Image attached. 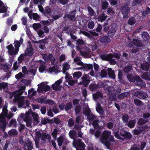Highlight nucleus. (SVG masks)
<instances>
[{
  "mask_svg": "<svg viewBox=\"0 0 150 150\" xmlns=\"http://www.w3.org/2000/svg\"><path fill=\"white\" fill-rule=\"evenodd\" d=\"M132 42L134 45L137 47H142L144 46L142 41L137 38L133 39Z\"/></svg>",
  "mask_w": 150,
  "mask_h": 150,
  "instance_id": "nucleus-18",
  "label": "nucleus"
},
{
  "mask_svg": "<svg viewBox=\"0 0 150 150\" xmlns=\"http://www.w3.org/2000/svg\"><path fill=\"white\" fill-rule=\"evenodd\" d=\"M43 57L44 60L46 62H48L47 60L48 59L49 61L51 62L52 64H53L56 61L55 58L52 54H50L48 56L47 54H44Z\"/></svg>",
  "mask_w": 150,
  "mask_h": 150,
  "instance_id": "nucleus-11",
  "label": "nucleus"
},
{
  "mask_svg": "<svg viewBox=\"0 0 150 150\" xmlns=\"http://www.w3.org/2000/svg\"><path fill=\"white\" fill-rule=\"evenodd\" d=\"M129 116L126 114L123 115L122 117V120L123 122L124 123H127L128 121Z\"/></svg>",
  "mask_w": 150,
  "mask_h": 150,
  "instance_id": "nucleus-60",
  "label": "nucleus"
},
{
  "mask_svg": "<svg viewBox=\"0 0 150 150\" xmlns=\"http://www.w3.org/2000/svg\"><path fill=\"white\" fill-rule=\"evenodd\" d=\"M7 106L6 105H4L2 111L0 115L4 116L5 118L6 116H7L8 114V110L7 109Z\"/></svg>",
  "mask_w": 150,
  "mask_h": 150,
  "instance_id": "nucleus-30",
  "label": "nucleus"
},
{
  "mask_svg": "<svg viewBox=\"0 0 150 150\" xmlns=\"http://www.w3.org/2000/svg\"><path fill=\"white\" fill-rule=\"evenodd\" d=\"M129 94V93L128 92L122 93L118 96L117 98L119 99L120 100L123 99L128 96Z\"/></svg>",
  "mask_w": 150,
  "mask_h": 150,
  "instance_id": "nucleus-38",
  "label": "nucleus"
},
{
  "mask_svg": "<svg viewBox=\"0 0 150 150\" xmlns=\"http://www.w3.org/2000/svg\"><path fill=\"white\" fill-rule=\"evenodd\" d=\"M87 118L89 121H92L95 119L96 118L95 116L91 112L90 114H89L87 116Z\"/></svg>",
  "mask_w": 150,
  "mask_h": 150,
  "instance_id": "nucleus-55",
  "label": "nucleus"
},
{
  "mask_svg": "<svg viewBox=\"0 0 150 150\" xmlns=\"http://www.w3.org/2000/svg\"><path fill=\"white\" fill-rule=\"evenodd\" d=\"M41 122L43 125H46L47 123H53V119L51 120L49 119L47 117H45L41 119Z\"/></svg>",
  "mask_w": 150,
  "mask_h": 150,
  "instance_id": "nucleus-23",
  "label": "nucleus"
},
{
  "mask_svg": "<svg viewBox=\"0 0 150 150\" xmlns=\"http://www.w3.org/2000/svg\"><path fill=\"white\" fill-rule=\"evenodd\" d=\"M127 76L128 80L130 82H134L136 80H137V79L139 78L137 76H133L131 74H127Z\"/></svg>",
  "mask_w": 150,
  "mask_h": 150,
  "instance_id": "nucleus-25",
  "label": "nucleus"
},
{
  "mask_svg": "<svg viewBox=\"0 0 150 150\" xmlns=\"http://www.w3.org/2000/svg\"><path fill=\"white\" fill-rule=\"evenodd\" d=\"M108 35H104L101 37L99 39L100 42L103 44H107L109 43L111 41V40Z\"/></svg>",
  "mask_w": 150,
  "mask_h": 150,
  "instance_id": "nucleus-15",
  "label": "nucleus"
},
{
  "mask_svg": "<svg viewBox=\"0 0 150 150\" xmlns=\"http://www.w3.org/2000/svg\"><path fill=\"white\" fill-rule=\"evenodd\" d=\"M109 139L105 142V144L107 147H109L111 145V142H114V138L113 136L110 135Z\"/></svg>",
  "mask_w": 150,
  "mask_h": 150,
  "instance_id": "nucleus-20",
  "label": "nucleus"
},
{
  "mask_svg": "<svg viewBox=\"0 0 150 150\" xmlns=\"http://www.w3.org/2000/svg\"><path fill=\"white\" fill-rule=\"evenodd\" d=\"M30 114H31L30 113V112H26L25 115H24L23 113H21L19 115V116L20 117L23 119L24 120L26 118V117H30Z\"/></svg>",
  "mask_w": 150,
  "mask_h": 150,
  "instance_id": "nucleus-50",
  "label": "nucleus"
},
{
  "mask_svg": "<svg viewBox=\"0 0 150 150\" xmlns=\"http://www.w3.org/2000/svg\"><path fill=\"white\" fill-rule=\"evenodd\" d=\"M106 18L107 16H105V14L104 13H102L98 16V21L102 22L106 19Z\"/></svg>",
  "mask_w": 150,
  "mask_h": 150,
  "instance_id": "nucleus-43",
  "label": "nucleus"
},
{
  "mask_svg": "<svg viewBox=\"0 0 150 150\" xmlns=\"http://www.w3.org/2000/svg\"><path fill=\"white\" fill-rule=\"evenodd\" d=\"M72 107V103L71 102L67 103L65 106L64 110L66 111L70 110Z\"/></svg>",
  "mask_w": 150,
  "mask_h": 150,
  "instance_id": "nucleus-37",
  "label": "nucleus"
},
{
  "mask_svg": "<svg viewBox=\"0 0 150 150\" xmlns=\"http://www.w3.org/2000/svg\"><path fill=\"white\" fill-rule=\"evenodd\" d=\"M132 69V67L129 65H128L126 66L124 68L123 70L124 72L127 73L129 72Z\"/></svg>",
  "mask_w": 150,
  "mask_h": 150,
  "instance_id": "nucleus-48",
  "label": "nucleus"
},
{
  "mask_svg": "<svg viewBox=\"0 0 150 150\" xmlns=\"http://www.w3.org/2000/svg\"><path fill=\"white\" fill-rule=\"evenodd\" d=\"M8 68H9V67L6 63L4 64L2 63L0 64V69H3L4 71H5Z\"/></svg>",
  "mask_w": 150,
  "mask_h": 150,
  "instance_id": "nucleus-53",
  "label": "nucleus"
},
{
  "mask_svg": "<svg viewBox=\"0 0 150 150\" xmlns=\"http://www.w3.org/2000/svg\"><path fill=\"white\" fill-rule=\"evenodd\" d=\"M24 121L26 123V125L27 127H30L32 124V120L31 119L30 117H26L24 120Z\"/></svg>",
  "mask_w": 150,
  "mask_h": 150,
  "instance_id": "nucleus-42",
  "label": "nucleus"
},
{
  "mask_svg": "<svg viewBox=\"0 0 150 150\" xmlns=\"http://www.w3.org/2000/svg\"><path fill=\"white\" fill-rule=\"evenodd\" d=\"M4 5V3L0 0V13H5L7 11V9L6 6H2Z\"/></svg>",
  "mask_w": 150,
  "mask_h": 150,
  "instance_id": "nucleus-29",
  "label": "nucleus"
},
{
  "mask_svg": "<svg viewBox=\"0 0 150 150\" xmlns=\"http://www.w3.org/2000/svg\"><path fill=\"white\" fill-rule=\"evenodd\" d=\"M111 134V131L108 130L104 131L103 132L101 138L104 141H105V142L107 141L109 139Z\"/></svg>",
  "mask_w": 150,
  "mask_h": 150,
  "instance_id": "nucleus-16",
  "label": "nucleus"
},
{
  "mask_svg": "<svg viewBox=\"0 0 150 150\" xmlns=\"http://www.w3.org/2000/svg\"><path fill=\"white\" fill-rule=\"evenodd\" d=\"M109 59L108 61H109L110 62V64L111 65H114L116 64V61L115 59H112L113 57V54H111Z\"/></svg>",
  "mask_w": 150,
  "mask_h": 150,
  "instance_id": "nucleus-34",
  "label": "nucleus"
},
{
  "mask_svg": "<svg viewBox=\"0 0 150 150\" xmlns=\"http://www.w3.org/2000/svg\"><path fill=\"white\" fill-rule=\"evenodd\" d=\"M75 11H72L70 12L69 13H67L65 14L64 18H68L70 19L71 21H74L76 19L75 16Z\"/></svg>",
  "mask_w": 150,
  "mask_h": 150,
  "instance_id": "nucleus-13",
  "label": "nucleus"
},
{
  "mask_svg": "<svg viewBox=\"0 0 150 150\" xmlns=\"http://www.w3.org/2000/svg\"><path fill=\"white\" fill-rule=\"evenodd\" d=\"M88 28L89 29H93L94 27V23L93 21H90L88 23Z\"/></svg>",
  "mask_w": 150,
  "mask_h": 150,
  "instance_id": "nucleus-64",
  "label": "nucleus"
},
{
  "mask_svg": "<svg viewBox=\"0 0 150 150\" xmlns=\"http://www.w3.org/2000/svg\"><path fill=\"white\" fill-rule=\"evenodd\" d=\"M111 54H108L106 55L105 54H101L100 56L101 59L104 61H108L109 59Z\"/></svg>",
  "mask_w": 150,
  "mask_h": 150,
  "instance_id": "nucleus-32",
  "label": "nucleus"
},
{
  "mask_svg": "<svg viewBox=\"0 0 150 150\" xmlns=\"http://www.w3.org/2000/svg\"><path fill=\"white\" fill-rule=\"evenodd\" d=\"M57 142L58 145L59 147L62 145V144L64 145V144H68V143H69V141L68 140L62 136H60L57 138Z\"/></svg>",
  "mask_w": 150,
  "mask_h": 150,
  "instance_id": "nucleus-8",
  "label": "nucleus"
},
{
  "mask_svg": "<svg viewBox=\"0 0 150 150\" xmlns=\"http://www.w3.org/2000/svg\"><path fill=\"white\" fill-rule=\"evenodd\" d=\"M134 104L137 106H141L143 105V103L141 100L138 99H134Z\"/></svg>",
  "mask_w": 150,
  "mask_h": 150,
  "instance_id": "nucleus-49",
  "label": "nucleus"
},
{
  "mask_svg": "<svg viewBox=\"0 0 150 150\" xmlns=\"http://www.w3.org/2000/svg\"><path fill=\"white\" fill-rule=\"evenodd\" d=\"M136 23V20L135 18L133 17L129 19L128 20V23L129 25H134Z\"/></svg>",
  "mask_w": 150,
  "mask_h": 150,
  "instance_id": "nucleus-46",
  "label": "nucleus"
},
{
  "mask_svg": "<svg viewBox=\"0 0 150 150\" xmlns=\"http://www.w3.org/2000/svg\"><path fill=\"white\" fill-rule=\"evenodd\" d=\"M51 11V10L50 7L48 6H47L45 8V9L44 10L43 13L46 16V15L50 13Z\"/></svg>",
  "mask_w": 150,
  "mask_h": 150,
  "instance_id": "nucleus-58",
  "label": "nucleus"
},
{
  "mask_svg": "<svg viewBox=\"0 0 150 150\" xmlns=\"http://www.w3.org/2000/svg\"><path fill=\"white\" fill-rule=\"evenodd\" d=\"M100 75L102 78H104L107 76V73L106 70L105 69H103L101 70Z\"/></svg>",
  "mask_w": 150,
  "mask_h": 150,
  "instance_id": "nucleus-57",
  "label": "nucleus"
},
{
  "mask_svg": "<svg viewBox=\"0 0 150 150\" xmlns=\"http://www.w3.org/2000/svg\"><path fill=\"white\" fill-rule=\"evenodd\" d=\"M99 121L98 120H96L93 121L92 125L93 126L95 129H96L97 128L100 127V126L99 125Z\"/></svg>",
  "mask_w": 150,
  "mask_h": 150,
  "instance_id": "nucleus-45",
  "label": "nucleus"
},
{
  "mask_svg": "<svg viewBox=\"0 0 150 150\" xmlns=\"http://www.w3.org/2000/svg\"><path fill=\"white\" fill-rule=\"evenodd\" d=\"M58 70V68L57 67H50L49 68V72L51 73L53 72H57Z\"/></svg>",
  "mask_w": 150,
  "mask_h": 150,
  "instance_id": "nucleus-54",
  "label": "nucleus"
},
{
  "mask_svg": "<svg viewBox=\"0 0 150 150\" xmlns=\"http://www.w3.org/2000/svg\"><path fill=\"white\" fill-rule=\"evenodd\" d=\"M13 44L15 47L14 49L13 45L10 44L6 47L8 50V53L11 55H17L19 51V47H20L21 44L18 40H16L14 41Z\"/></svg>",
  "mask_w": 150,
  "mask_h": 150,
  "instance_id": "nucleus-2",
  "label": "nucleus"
},
{
  "mask_svg": "<svg viewBox=\"0 0 150 150\" xmlns=\"http://www.w3.org/2000/svg\"><path fill=\"white\" fill-rule=\"evenodd\" d=\"M141 35L144 41H147L148 40L150 36L147 32H143L142 33Z\"/></svg>",
  "mask_w": 150,
  "mask_h": 150,
  "instance_id": "nucleus-28",
  "label": "nucleus"
},
{
  "mask_svg": "<svg viewBox=\"0 0 150 150\" xmlns=\"http://www.w3.org/2000/svg\"><path fill=\"white\" fill-rule=\"evenodd\" d=\"M8 86V84L7 83L4 82L0 83V90L2 89H5Z\"/></svg>",
  "mask_w": 150,
  "mask_h": 150,
  "instance_id": "nucleus-59",
  "label": "nucleus"
},
{
  "mask_svg": "<svg viewBox=\"0 0 150 150\" xmlns=\"http://www.w3.org/2000/svg\"><path fill=\"white\" fill-rule=\"evenodd\" d=\"M70 68V65L69 64L67 63H65L63 66L62 68V72L64 74H65L66 75L68 74L67 72H66V71L68 70Z\"/></svg>",
  "mask_w": 150,
  "mask_h": 150,
  "instance_id": "nucleus-31",
  "label": "nucleus"
},
{
  "mask_svg": "<svg viewBox=\"0 0 150 150\" xmlns=\"http://www.w3.org/2000/svg\"><path fill=\"white\" fill-rule=\"evenodd\" d=\"M108 74L109 77L113 79H115L116 78V76L115 74V70H113L111 68H108L107 69Z\"/></svg>",
  "mask_w": 150,
  "mask_h": 150,
  "instance_id": "nucleus-19",
  "label": "nucleus"
},
{
  "mask_svg": "<svg viewBox=\"0 0 150 150\" xmlns=\"http://www.w3.org/2000/svg\"><path fill=\"white\" fill-rule=\"evenodd\" d=\"M24 54H21L18 57V60L19 63H22L24 59Z\"/></svg>",
  "mask_w": 150,
  "mask_h": 150,
  "instance_id": "nucleus-63",
  "label": "nucleus"
},
{
  "mask_svg": "<svg viewBox=\"0 0 150 150\" xmlns=\"http://www.w3.org/2000/svg\"><path fill=\"white\" fill-rule=\"evenodd\" d=\"M136 121L135 120H129L127 122V126L130 128H132L134 127Z\"/></svg>",
  "mask_w": 150,
  "mask_h": 150,
  "instance_id": "nucleus-33",
  "label": "nucleus"
},
{
  "mask_svg": "<svg viewBox=\"0 0 150 150\" xmlns=\"http://www.w3.org/2000/svg\"><path fill=\"white\" fill-rule=\"evenodd\" d=\"M134 96L141 99H146L148 97L147 93L142 91H139L135 92L134 93Z\"/></svg>",
  "mask_w": 150,
  "mask_h": 150,
  "instance_id": "nucleus-6",
  "label": "nucleus"
},
{
  "mask_svg": "<svg viewBox=\"0 0 150 150\" xmlns=\"http://www.w3.org/2000/svg\"><path fill=\"white\" fill-rule=\"evenodd\" d=\"M82 75V73L80 71L75 72L73 74L74 77H75L76 79H79Z\"/></svg>",
  "mask_w": 150,
  "mask_h": 150,
  "instance_id": "nucleus-51",
  "label": "nucleus"
},
{
  "mask_svg": "<svg viewBox=\"0 0 150 150\" xmlns=\"http://www.w3.org/2000/svg\"><path fill=\"white\" fill-rule=\"evenodd\" d=\"M8 134L11 136H14L18 134V132L16 129H12L8 131Z\"/></svg>",
  "mask_w": 150,
  "mask_h": 150,
  "instance_id": "nucleus-36",
  "label": "nucleus"
},
{
  "mask_svg": "<svg viewBox=\"0 0 150 150\" xmlns=\"http://www.w3.org/2000/svg\"><path fill=\"white\" fill-rule=\"evenodd\" d=\"M140 67L141 69L142 70L144 71H147L149 70V68L150 67V65L148 62H146L141 64Z\"/></svg>",
  "mask_w": 150,
  "mask_h": 150,
  "instance_id": "nucleus-22",
  "label": "nucleus"
},
{
  "mask_svg": "<svg viewBox=\"0 0 150 150\" xmlns=\"http://www.w3.org/2000/svg\"><path fill=\"white\" fill-rule=\"evenodd\" d=\"M148 122V120H144L142 118H140L138 119L137 124L139 125H142Z\"/></svg>",
  "mask_w": 150,
  "mask_h": 150,
  "instance_id": "nucleus-40",
  "label": "nucleus"
},
{
  "mask_svg": "<svg viewBox=\"0 0 150 150\" xmlns=\"http://www.w3.org/2000/svg\"><path fill=\"white\" fill-rule=\"evenodd\" d=\"M15 98L13 99L14 102L18 103V108H20L22 107L25 108L24 105L25 104V103L24 102V96L22 97H14Z\"/></svg>",
  "mask_w": 150,
  "mask_h": 150,
  "instance_id": "nucleus-7",
  "label": "nucleus"
},
{
  "mask_svg": "<svg viewBox=\"0 0 150 150\" xmlns=\"http://www.w3.org/2000/svg\"><path fill=\"white\" fill-rule=\"evenodd\" d=\"M73 146L76 149L79 148H85L86 145L84 142L80 139H79L74 141L73 143Z\"/></svg>",
  "mask_w": 150,
  "mask_h": 150,
  "instance_id": "nucleus-5",
  "label": "nucleus"
},
{
  "mask_svg": "<svg viewBox=\"0 0 150 150\" xmlns=\"http://www.w3.org/2000/svg\"><path fill=\"white\" fill-rule=\"evenodd\" d=\"M113 133L115 137L118 139L130 140L132 137L131 133L124 129H122L120 131H116Z\"/></svg>",
  "mask_w": 150,
  "mask_h": 150,
  "instance_id": "nucleus-1",
  "label": "nucleus"
},
{
  "mask_svg": "<svg viewBox=\"0 0 150 150\" xmlns=\"http://www.w3.org/2000/svg\"><path fill=\"white\" fill-rule=\"evenodd\" d=\"M81 110V108L80 105H76L74 108L75 114H78L80 113Z\"/></svg>",
  "mask_w": 150,
  "mask_h": 150,
  "instance_id": "nucleus-47",
  "label": "nucleus"
},
{
  "mask_svg": "<svg viewBox=\"0 0 150 150\" xmlns=\"http://www.w3.org/2000/svg\"><path fill=\"white\" fill-rule=\"evenodd\" d=\"M130 2L129 1H126L122 5L120 8V11L124 18H128V14L130 11L129 6Z\"/></svg>",
  "mask_w": 150,
  "mask_h": 150,
  "instance_id": "nucleus-3",
  "label": "nucleus"
},
{
  "mask_svg": "<svg viewBox=\"0 0 150 150\" xmlns=\"http://www.w3.org/2000/svg\"><path fill=\"white\" fill-rule=\"evenodd\" d=\"M53 119V123H54L57 125H58L59 124H61V121L59 118V116H57L56 117H54Z\"/></svg>",
  "mask_w": 150,
  "mask_h": 150,
  "instance_id": "nucleus-56",
  "label": "nucleus"
},
{
  "mask_svg": "<svg viewBox=\"0 0 150 150\" xmlns=\"http://www.w3.org/2000/svg\"><path fill=\"white\" fill-rule=\"evenodd\" d=\"M138 77L139 78L137 79V80H136L135 81L137 86L140 87L141 88L142 87L145 86L146 84L143 81L142 79L138 76Z\"/></svg>",
  "mask_w": 150,
  "mask_h": 150,
  "instance_id": "nucleus-21",
  "label": "nucleus"
},
{
  "mask_svg": "<svg viewBox=\"0 0 150 150\" xmlns=\"http://www.w3.org/2000/svg\"><path fill=\"white\" fill-rule=\"evenodd\" d=\"M123 71L122 70L119 69L118 70V77L119 79L118 81L120 83H122L124 81L123 79Z\"/></svg>",
  "mask_w": 150,
  "mask_h": 150,
  "instance_id": "nucleus-27",
  "label": "nucleus"
},
{
  "mask_svg": "<svg viewBox=\"0 0 150 150\" xmlns=\"http://www.w3.org/2000/svg\"><path fill=\"white\" fill-rule=\"evenodd\" d=\"M108 23L107 21L104 22L103 25V31L105 33H107L110 29V26H108Z\"/></svg>",
  "mask_w": 150,
  "mask_h": 150,
  "instance_id": "nucleus-35",
  "label": "nucleus"
},
{
  "mask_svg": "<svg viewBox=\"0 0 150 150\" xmlns=\"http://www.w3.org/2000/svg\"><path fill=\"white\" fill-rule=\"evenodd\" d=\"M58 133L57 128H56L54 129L52 133V135L53 136V137L54 139H56Z\"/></svg>",
  "mask_w": 150,
  "mask_h": 150,
  "instance_id": "nucleus-52",
  "label": "nucleus"
},
{
  "mask_svg": "<svg viewBox=\"0 0 150 150\" xmlns=\"http://www.w3.org/2000/svg\"><path fill=\"white\" fill-rule=\"evenodd\" d=\"M109 6V3L106 1L101 2L102 8L103 10H105Z\"/></svg>",
  "mask_w": 150,
  "mask_h": 150,
  "instance_id": "nucleus-44",
  "label": "nucleus"
},
{
  "mask_svg": "<svg viewBox=\"0 0 150 150\" xmlns=\"http://www.w3.org/2000/svg\"><path fill=\"white\" fill-rule=\"evenodd\" d=\"M89 76L85 74L81 78L82 81L80 82V84H83L85 87H87L90 82V80L88 79Z\"/></svg>",
  "mask_w": 150,
  "mask_h": 150,
  "instance_id": "nucleus-9",
  "label": "nucleus"
},
{
  "mask_svg": "<svg viewBox=\"0 0 150 150\" xmlns=\"http://www.w3.org/2000/svg\"><path fill=\"white\" fill-rule=\"evenodd\" d=\"M92 64H84L83 65V69L87 71V70H89L92 69L93 68Z\"/></svg>",
  "mask_w": 150,
  "mask_h": 150,
  "instance_id": "nucleus-39",
  "label": "nucleus"
},
{
  "mask_svg": "<svg viewBox=\"0 0 150 150\" xmlns=\"http://www.w3.org/2000/svg\"><path fill=\"white\" fill-rule=\"evenodd\" d=\"M99 88L98 85L94 84H91L89 86V88L90 90L92 91L97 90Z\"/></svg>",
  "mask_w": 150,
  "mask_h": 150,
  "instance_id": "nucleus-41",
  "label": "nucleus"
},
{
  "mask_svg": "<svg viewBox=\"0 0 150 150\" xmlns=\"http://www.w3.org/2000/svg\"><path fill=\"white\" fill-rule=\"evenodd\" d=\"M110 29L107 33V35L109 37L112 38L117 30V24L115 23H112L110 26Z\"/></svg>",
  "mask_w": 150,
  "mask_h": 150,
  "instance_id": "nucleus-4",
  "label": "nucleus"
},
{
  "mask_svg": "<svg viewBox=\"0 0 150 150\" xmlns=\"http://www.w3.org/2000/svg\"><path fill=\"white\" fill-rule=\"evenodd\" d=\"M87 9L88 13L91 16H93L94 15L95 12L93 8L89 6H88Z\"/></svg>",
  "mask_w": 150,
  "mask_h": 150,
  "instance_id": "nucleus-61",
  "label": "nucleus"
},
{
  "mask_svg": "<svg viewBox=\"0 0 150 150\" xmlns=\"http://www.w3.org/2000/svg\"><path fill=\"white\" fill-rule=\"evenodd\" d=\"M30 44L29 45V46L27 47L24 53L25 56H28L31 57L33 54V49L30 42Z\"/></svg>",
  "mask_w": 150,
  "mask_h": 150,
  "instance_id": "nucleus-12",
  "label": "nucleus"
},
{
  "mask_svg": "<svg viewBox=\"0 0 150 150\" xmlns=\"http://www.w3.org/2000/svg\"><path fill=\"white\" fill-rule=\"evenodd\" d=\"M76 134V132L74 130H71L69 133V135L70 138L72 139H74V137Z\"/></svg>",
  "mask_w": 150,
  "mask_h": 150,
  "instance_id": "nucleus-62",
  "label": "nucleus"
},
{
  "mask_svg": "<svg viewBox=\"0 0 150 150\" xmlns=\"http://www.w3.org/2000/svg\"><path fill=\"white\" fill-rule=\"evenodd\" d=\"M30 113L31 114L30 115H30H32L33 120L35 121L36 122L38 123L40 122L39 120V116L37 113L35 112H31V113Z\"/></svg>",
  "mask_w": 150,
  "mask_h": 150,
  "instance_id": "nucleus-26",
  "label": "nucleus"
},
{
  "mask_svg": "<svg viewBox=\"0 0 150 150\" xmlns=\"http://www.w3.org/2000/svg\"><path fill=\"white\" fill-rule=\"evenodd\" d=\"M93 97L94 100H96L100 98H103V96L101 92L98 91L96 92L95 93L93 94Z\"/></svg>",
  "mask_w": 150,
  "mask_h": 150,
  "instance_id": "nucleus-24",
  "label": "nucleus"
},
{
  "mask_svg": "<svg viewBox=\"0 0 150 150\" xmlns=\"http://www.w3.org/2000/svg\"><path fill=\"white\" fill-rule=\"evenodd\" d=\"M33 148L32 143L29 139L27 140L24 144L23 149L24 150H32L31 149Z\"/></svg>",
  "mask_w": 150,
  "mask_h": 150,
  "instance_id": "nucleus-10",
  "label": "nucleus"
},
{
  "mask_svg": "<svg viewBox=\"0 0 150 150\" xmlns=\"http://www.w3.org/2000/svg\"><path fill=\"white\" fill-rule=\"evenodd\" d=\"M6 122L4 116L0 115V128L4 129L6 127Z\"/></svg>",
  "mask_w": 150,
  "mask_h": 150,
  "instance_id": "nucleus-17",
  "label": "nucleus"
},
{
  "mask_svg": "<svg viewBox=\"0 0 150 150\" xmlns=\"http://www.w3.org/2000/svg\"><path fill=\"white\" fill-rule=\"evenodd\" d=\"M24 91H22L20 89H19L18 91L10 92V93L11 95L10 98H12L13 96L14 97H22L21 95L24 92Z\"/></svg>",
  "mask_w": 150,
  "mask_h": 150,
  "instance_id": "nucleus-14",
  "label": "nucleus"
}]
</instances>
